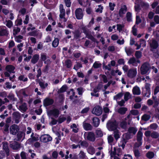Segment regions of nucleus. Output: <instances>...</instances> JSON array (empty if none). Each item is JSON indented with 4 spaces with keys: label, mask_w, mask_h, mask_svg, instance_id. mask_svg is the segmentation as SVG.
Returning <instances> with one entry per match:
<instances>
[{
    "label": "nucleus",
    "mask_w": 159,
    "mask_h": 159,
    "mask_svg": "<svg viewBox=\"0 0 159 159\" xmlns=\"http://www.w3.org/2000/svg\"><path fill=\"white\" fill-rule=\"evenodd\" d=\"M98 7L99 8H98L96 10V12L101 13L102 12V10L103 9V6H102L101 5H98Z\"/></svg>",
    "instance_id": "53"
},
{
    "label": "nucleus",
    "mask_w": 159,
    "mask_h": 159,
    "mask_svg": "<svg viewBox=\"0 0 159 159\" xmlns=\"http://www.w3.org/2000/svg\"><path fill=\"white\" fill-rule=\"evenodd\" d=\"M20 144L18 142L14 141L10 144V146L13 150H17L20 148Z\"/></svg>",
    "instance_id": "13"
},
{
    "label": "nucleus",
    "mask_w": 159,
    "mask_h": 159,
    "mask_svg": "<svg viewBox=\"0 0 159 159\" xmlns=\"http://www.w3.org/2000/svg\"><path fill=\"white\" fill-rule=\"evenodd\" d=\"M102 66V64L101 63H98L97 62H95L93 64V67L95 69H97L100 67Z\"/></svg>",
    "instance_id": "54"
},
{
    "label": "nucleus",
    "mask_w": 159,
    "mask_h": 159,
    "mask_svg": "<svg viewBox=\"0 0 159 159\" xmlns=\"http://www.w3.org/2000/svg\"><path fill=\"white\" fill-rule=\"evenodd\" d=\"M42 142L47 143L52 140V138L49 135H44L41 136L40 138Z\"/></svg>",
    "instance_id": "11"
},
{
    "label": "nucleus",
    "mask_w": 159,
    "mask_h": 159,
    "mask_svg": "<svg viewBox=\"0 0 159 159\" xmlns=\"http://www.w3.org/2000/svg\"><path fill=\"white\" fill-rule=\"evenodd\" d=\"M120 125L121 128L125 129H126L127 127V122L125 120L122 121L120 122Z\"/></svg>",
    "instance_id": "37"
},
{
    "label": "nucleus",
    "mask_w": 159,
    "mask_h": 159,
    "mask_svg": "<svg viewBox=\"0 0 159 159\" xmlns=\"http://www.w3.org/2000/svg\"><path fill=\"white\" fill-rule=\"evenodd\" d=\"M118 123L115 120H109L107 123V127L109 131H113L117 129Z\"/></svg>",
    "instance_id": "1"
},
{
    "label": "nucleus",
    "mask_w": 159,
    "mask_h": 159,
    "mask_svg": "<svg viewBox=\"0 0 159 159\" xmlns=\"http://www.w3.org/2000/svg\"><path fill=\"white\" fill-rule=\"evenodd\" d=\"M19 109L22 112H25L27 109L26 103H24L21 105L19 106Z\"/></svg>",
    "instance_id": "21"
},
{
    "label": "nucleus",
    "mask_w": 159,
    "mask_h": 159,
    "mask_svg": "<svg viewBox=\"0 0 159 159\" xmlns=\"http://www.w3.org/2000/svg\"><path fill=\"white\" fill-rule=\"evenodd\" d=\"M143 134L140 130H139L137 134V141H142Z\"/></svg>",
    "instance_id": "26"
},
{
    "label": "nucleus",
    "mask_w": 159,
    "mask_h": 159,
    "mask_svg": "<svg viewBox=\"0 0 159 159\" xmlns=\"http://www.w3.org/2000/svg\"><path fill=\"white\" fill-rule=\"evenodd\" d=\"M150 66L148 62H145L143 64L140 68V73L141 75L147 74L149 71Z\"/></svg>",
    "instance_id": "3"
},
{
    "label": "nucleus",
    "mask_w": 159,
    "mask_h": 159,
    "mask_svg": "<svg viewBox=\"0 0 159 159\" xmlns=\"http://www.w3.org/2000/svg\"><path fill=\"white\" fill-rule=\"evenodd\" d=\"M39 84L40 87L42 89H45V88L47 87L48 86V83H46L45 84H44L43 82L41 81L39 82Z\"/></svg>",
    "instance_id": "51"
},
{
    "label": "nucleus",
    "mask_w": 159,
    "mask_h": 159,
    "mask_svg": "<svg viewBox=\"0 0 159 159\" xmlns=\"http://www.w3.org/2000/svg\"><path fill=\"white\" fill-rule=\"evenodd\" d=\"M7 97L10 100H12L14 102L17 100V98L15 97L14 94L12 93H9Z\"/></svg>",
    "instance_id": "28"
},
{
    "label": "nucleus",
    "mask_w": 159,
    "mask_h": 159,
    "mask_svg": "<svg viewBox=\"0 0 159 159\" xmlns=\"http://www.w3.org/2000/svg\"><path fill=\"white\" fill-rule=\"evenodd\" d=\"M132 92L134 95H139L141 93L140 89L137 86H135L133 88Z\"/></svg>",
    "instance_id": "22"
},
{
    "label": "nucleus",
    "mask_w": 159,
    "mask_h": 159,
    "mask_svg": "<svg viewBox=\"0 0 159 159\" xmlns=\"http://www.w3.org/2000/svg\"><path fill=\"white\" fill-rule=\"evenodd\" d=\"M12 115L16 118L19 119L20 117V114L18 111L14 112Z\"/></svg>",
    "instance_id": "58"
},
{
    "label": "nucleus",
    "mask_w": 159,
    "mask_h": 159,
    "mask_svg": "<svg viewBox=\"0 0 159 159\" xmlns=\"http://www.w3.org/2000/svg\"><path fill=\"white\" fill-rule=\"evenodd\" d=\"M66 120V118L64 117H61L59 116L58 118L57 121L59 124H61Z\"/></svg>",
    "instance_id": "49"
},
{
    "label": "nucleus",
    "mask_w": 159,
    "mask_h": 159,
    "mask_svg": "<svg viewBox=\"0 0 159 159\" xmlns=\"http://www.w3.org/2000/svg\"><path fill=\"white\" fill-rule=\"evenodd\" d=\"M65 63L66 67L68 68H70L72 66V62L70 59H68L65 61Z\"/></svg>",
    "instance_id": "43"
},
{
    "label": "nucleus",
    "mask_w": 159,
    "mask_h": 159,
    "mask_svg": "<svg viewBox=\"0 0 159 159\" xmlns=\"http://www.w3.org/2000/svg\"><path fill=\"white\" fill-rule=\"evenodd\" d=\"M77 90L78 92V94L79 95H82L83 93L84 92V88L80 87L77 89Z\"/></svg>",
    "instance_id": "56"
},
{
    "label": "nucleus",
    "mask_w": 159,
    "mask_h": 159,
    "mask_svg": "<svg viewBox=\"0 0 159 159\" xmlns=\"http://www.w3.org/2000/svg\"><path fill=\"white\" fill-rule=\"evenodd\" d=\"M15 69V67L11 65H7L6 67L5 70L9 74L11 73H15V72L14 71Z\"/></svg>",
    "instance_id": "12"
},
{
    "label": "nucleus",
    "mask_w": 159,
    "mask_h": 159,
    "mask_svg": "<svg viewBox=\"0 0 159 159\" xmlns=\"http://www.w3.org/2000/svg\"><path fill=\"white\" fill-rule=\"evenodd\" d=\"M2 148L7 157L9 156L10 155V150L7 142H6L3 144Z\"/></svg>",
    "instance_id": "9"
},
{
    "label": "nucleus",
    "mask_w": 159,
    "mask_h": 159,
    "mask_svg": "<svg viewBox=\"0 0 159 159\" xmlns=\"http://www.w3.org/2000/svg\"><path fill=\"white\" fill-rule=\"evenodd\" d=\"M85 35L86 38L91 40L92 41H95V39L94 38V37L91 34L90 32L89 33Z\"/></svg>",
    "instance_id": "46"
},
{
    "label": "nucleus",
    "mask_w": 159,
    "mask_h": 159,
    "mask_svg": "<svg viewBox=\"0 0 159 159\" xmlns=\"http://www.w3.org/2000/svg\"><path fill=\"white\" fill-rule=\"evenodd\" d=\"M86 155L85 153L82 151H80L79 157L81 159H84L85 158Z\"/></svg>",
    "instance_id": "64"
},
{
    "label": "nucleus",
    "mask_w": 159,
    "mask_h": 159,
    "mask_svg": "<svg viewBox=\"0 0 159 159\" xmlns=\"http://www.w3.org/2000/svg\"><path fill=\"white\" fill-rule=\"evenodd\" d=\"M127 11V7L125 5H124L119 10V14L120 17H122L123 15L125 14Z\"/></svg>",
    "instance_id": "16"
},
{
    "label": "nucleus",
    "mask_w": 159,
    "mask_h": 159,
    "mask_svg": "<svg viewBox=\"0 0 159 159\" xmlns=\"http://www.w3.org/2000/svg\"><path fill=\"white\" fill-rule=\"evenodd\" d=\"M81 29L83 30V33L85 35L90 32L89 30L85 26L82 27L81 28Z\"/></svg>",
    "instance_id": "60"
},
{
    "label": "nucleus",
    "mask_w": 159,
    "mask_h": 159,
    "mask_svg": "<svg viewBox=\"0 0 159 159\" xmlns=\"http://www.w3.org/2000/svg\"><path fill=\"white\" fill-rule=\"evenodd\" d=\"M20 130V128L18 125L13 124L11 125L10 128V133L12 135H15L18 133Z\"/></svg>",
    "instance_id": "5"
},
{
    "label": "nucleus",
    "mask_w": 159,
    "mask_h": 159,
    "mask_svg": "<svg viewBox=\"0 0 159 159\" xmlns=\"http://www.w3.org/2000/svg\"><path fill=\"white\" fill-rule=\"evenodd\" d=\"M87 151L89 154L92 155L95 153V150L93 147L90 146L88 148Z\"/></svg>",
    "instance_id": "29"
},
{
    "label": "nucleus",
    "mask_w": 159,
    "mask_h": 159,
    "mask_svg": "<svg viewBox=\"0 0 159 159\" xmlns=\"http://www.w3.org/2000/svg\"><path fill=\"white\" fill-rule=\"evenodd\" d=\"M59 102L60 103H61L64 100V97L63 94H60L58 96Z\"/></svg>",
    "instance_id": "48"
},
{
    "label": "nucleus",
    "mask_w": 159,
    "mask_h": 159,
    "mask_svg": "<svg viewBox=\"0 0 159 159\" xmlns=\"http://www.w3.org/2000/svg\"><path fill=\"white\" fill-rule=\"evenodd\" d=\"M59 43V40L58 38H55L52 43V46L53 47H57Z\"/></svg>",
    "instance_id": "31"
},
{
    "label": "nucleus",
    "mask_w": 159,
    "mask_h": 159,
    "mask_svg": "<svg viewBox=\"0 0 159 159\" xmlns=\"http://www.w3.org/2000/svg\"><path fill=\"white\" fill-rule=\"evenodd\" d=\"M134 153L135 156L136 158H138L140 156V153L138 149H135L134 151Z\"/></svg>",
    "instance_id": "59"
},
{
    "label": "nucleus",
    "mask_w": 159,
    "mask_h": 159,
    "mask_svg": "<svg viewBox=\"0 0 159 159\" xmlns=\"http://www.w3.org/2000/svg\"><path fill=\"white\" fill-rule=\"evenodd\" d=\"M130 94L129 92H126L124 94V99L125 101H127L129 99Z\"/></svg>",
    "instance_id": "55"
},
{
    "label": "nucleus",
    "mask_w": 159,
    "mask_h": 159,
    "mask_svg": "<svg viewBox=\"0 0 159 159\" xmlns=\"http://www.w3.org/2000/svg\"><path fill=\"white\" fill-rule=\"evenodd\" d=\"M4 75H5V76L6 77H9L10 80L12 82H13L14 81V80L13 79V78L15 77V75H13L12 76H10V74L8 72H5L4 73Z\"/></svg>",
    "instance_id": "32"
},
{
    "label": "nucleus",
    "mask_w": 159,
    "mask_h": 159,
    "mask_svg": "<svg viewBox=\"0 0 159 159\" xmlns=\"http://www.w3.org/2000/svg\"><path fill=\"white\" fill-rule=\"evenodd\" d=\"M59 114V110L57 108L50 110L48 112V116L53 115L54 116H58Z\"/></svg>",
    "instance_id": "8"
},
{
    "label": "nucleus",
    "mask_w": 159,
    "mask_h": 159,
    "mask_svg": "<svg viewBox=\"0 0 159 159\" xmlns=\"http://www.w3.org/2000/svg\"><path fill=\"white\" fill-rule=\"evenodd\" d=\"M75 14L77 19L81 20L82 19L84 16V14L81 8H79L76 9L75 11Z\"/></svg>",
    "instance_id": "4"
},
{
    "label": "nucleus",
    "mask_w": 159,
    "mask_h": 159,
    "mask_svg": "<svg viewBox=\"0 0 159 159\" xmlns=\"http://www.w3.org/2000/svg\"><path fill=\"white\" fill-rule=\"evenodd\" d=\"M17 134V137L18 140H20L23 135H25V133L22 131L18 132Z\"/></svg>",
    "instance_id": "35"
},
{
    "label": "nucleus",
    "mask_w": 159,
    "mask_h": 159,
    "mask_svg": "<svg viewBox=\"0 0 159 159\" xmlns=\"http://www.w3.org/2000/svg\"><path fill=\"white\" fill-rule=\"evenodd\" d=\"M41 60L42 61H44V63H45V60L47 59V56L46 54L45 53H42L41 54Z\"/></svg>",
    "instance_id": "47"
},
{
    "label": "nucleus",
    "mask_w": 159,
    "mask_h": 159,
    "mask_svg": "<svg viewBox=\"0 0 159 159\" xmlns=\"http://www.w3.org/2000/svg\"><path fill=\"white\" fill-rule=\"evenodd\" d=\"M117 30L119 32H120L122 30L123 28L124 27L123 25H122L120 24H117Z\"/></svg>",
    "instance_id": "57"
},
{
    "label": "nucleus",
    "mask_w": 159,
    "mask_h": 159,
    "mask_svg": "<svg viewBox=\"0 0 159 159\" xmlns=\"http://www.w3.org/2000/svg\"><path fill=\"white\" fill-rule=\"evenodd\" d=\"M142 94L144 96L149 98L151 94L150 84L148 83H146L145 87L142 88Z\"/></svg>",
    "instance_id": "2"
},
{
    "label": "nucleus",
    "mask_w": 159,
    "mask_h": 159,
    "mask_svg": "<svg viewBox=\"0 0 159 159\" xmlns=\"http://www.w3.org/2000/svg\"><path fill=\"white\" fill-rule=\"evenodd\" d=\"M146 156L148 158L151 159L154 157V153L152 152L149 151L146 153Z\"/></svg>",
    "instance_id": "33"
},
{
    "label": "nucleus",
    "mask_w": 159,
    "mask_h": 159,
    "mask_svg": "<svg viewBox=\"0 0 159 159\" xmlns=\"http://www.w3.org/2000/svg\"><path fill=\"white\" fill-rule=\"evenodd\" d=\"M127 20L128 22H131L132 21V14L130 12H128L126 15Z\"/></svg>",
    "instance_id": "38"
},
{
    "label": "nucleus",
    "mask_w": 159,
    "mask_h": 159,
    "mask_svg": "<svg viewBox=\"0 0 159 159\" xmlns=\"http://www.w3.org/2000/svg\"><path fill=\"white\" fill-rule=\"evenodd\" d=\"M137 73V72L136 69H130L128 70L127 75L129 77L132 78L135 76Z\"/></svg>",
    "instance_id": "7"
},
{
    "label": "nucleus",
    "mask_w": 159,
    "mask_h": 159,
    "mask_svg": "<svg viewBox=\"0 0 159 159\" xmlns=\"http://www.w3.org/2000/svg\"><path fill=\"white\" fill-rule=\"evenodd\" d=\"M151 136L153 138L157 139L159 136V134L157 132L154 131L151 134Z\"/></svg>",
    "instance_id": "44"
},
{
    "label": "nucleus",
    "mask_w": 159,
    "mask_h": 159,
    "mask_svg": "<svg viewBox=\"0 0 159 159\" xmlns=\"http://www.w3.org/2000/svg\"><path fill=\"white\" fill-rule=\"evenodd\" d=\"M80 145L82 147L86 148L88 147L89 144L86 141H81Z\"/></svg>",
    "instance_id": "63"
},
{
    "label": "nucleus",
    "mask_w": 159,
    "mask_h": 159,
    "mask_svg": "<svg viewBox=\"0 0 159 159\" xmlns=\"http://www.w3.org/2000/svg\"><path fill=\"white\" fill-rule=\"evenodd\" d=\"M159 45L155 39L152 41L151 43L150 44L151 48L153 49H156L158 47Z\"/></svg>",
    "instance_id": "20"
},
{
    "label": "nucleus",
    "mask_w": 159,
    "mask_h": 159,
    "mask_svg": "<svg viewBox=\"0 0 159 159\" xmlns=\"http://www.w3.org/2000/svg\"><path fill=\"white\" fill-rule=\"evenodd\" d=\"M96 134L97 135V137H101L103 136L102 131L100 129H96Z\"/></svg>",
    "instance_id": "40"
},
{
    "label": "nucleus",
    "mask_w": 159,
    "mask_h": 159,
    "mask_svg": "<svg viewBox=\"0 0 159 159\" xmlns=\"http://www.w3.org/2000/svg\"><path fill=\"white\" fill-rule=\"evenodd\" d=\"M150 118V116L147 114H144L142 117V120L145 121H148Z\"/></svg>",
    "instance_id": "39"
},
{
    "label": "nucleus",
    "mask_w": 159,
    "mask_h": 159,
    "mask_svg": "<svg viewBox=\"0 0 159 159\" xmlns=\"http://www.w3.org/2000/svg\"><path fill=\"white\" fill-rule=\"evenodd\" d=\"M135 56L137 59L140 58L142 56V52L140 51H137L135 52Z\"/></svg>",
    "instance_id": "41"
},
{
    "label": "nucleus",
    "mask_w": 159,
    "mask_h": 159,
    "mask_svg": "<svg viewBox=\"0 0 159 159\" xmlns=\"http://www.w3.org/2000/svg\"><path fill=\"white\" fill-rule=\"evenodd\" d=\"M87 139L90 141H94L96 139L94 133L93 132H89L87 136Z\"/></svg>",
    "instance_id": "10"
},
{
    "label": "nucleus",
    "mask_w": 159,
    "mask_h": 159,
    "mask_svg": "<svg viewBox=\"0 0 159 159\" xmlns=\"http://www.w3.org/2000/svg\"><path fill=\"white\" fill-rule=\"evenodd\" d=\"M20 29L18 27H14L13 30V34L14 36H16L17 34L20 32Z\"/></svg>",
    "instance_id": "36"
},
{
    "label": "nucleus",
    "mask_w": 159,
    "mask_h": 159,
    "mask_svg": "<svg viewBox=\"0 0 159 159\" xmlns=\"http://www.w3.org/2000/svg\"><path fill=\"white\" fill-rule=\"evenodd\" d=\"M123 94L122 93H119L114 97V99L117 100L121 98L123 96Z\"/></svg>",
    "instance_id": "62"
},
{
    "label": "nucleus",
    "mask_w": 159,
    "mask_h": 159,
    "mask_svg": "<svg viewBox=\"0 0 159 159\" xmlns=\"http://www.w3.org/2000/svg\"><path fill=\"white\" fill-rule=\"evenodd\" d=\"M65 33L66 35H68L66 37V39H69L71 37V36L70 35H70L71 34V32L70 30L68 29H66V30H65Z\"/></svg>",
    "instance_id": "45"
},
{
    "label": "nucleus",
    "mask_w": 159,
    "mask_h": 159,
    "mask_svg": "<svg viewBox=\"0 0 159 159\" xmlns=\"http://www.w3.org/2000/svg\"><path fill=\"white\" fill-rule=\"evenodd\" d=\"M83 127L86 131L91 130L93 129V126L90 124L84 122L83 123Z\"/></svg>",
    "instance_id": "15"
},
{
    "label": "nucleus",
    "mask_w": 159,
    "mask_h": 159,
    "mask_svg": "<svg viewBox=\"0 0 159 159\" xmlns=\"http://www.w3.org/2000/svg\"><path fill=\"white\" fill-rule=\"evenodd\" d=\"M93 125L94 127H97L99 125L100 122V119L97 117H94L92 119Z\"/></svg>",
    "instance_id": "19"
},
{
    "label": "nucleus",
    "mask_w": 159,
    "mask_h": 159,
    "mask_svg": "<svg viewBox=\"0 0 159 159\" xmlns=\"http://www.w3.org/2000/svg\"><path fill=\"white\" fill-rule=\"evenodd\" d=\"M39 58V55L38 54H35L33 56L31 62L33 64H35L38 61Z\"/></svg>",
    "instance_id": "18"
},
{
    "label": "nucleus",
    "mask_w": 159,
    "mask_h": 159,
    "mask_svg": "<svg viewBox=\"0 0 159 159\" xmlns=\"http://www.w3.org/2000/svg\"><path fill=\"white\" fill-rule=\"evenodd\" d=\"M39 140L38 137H35V136L33 137L32 138H30L28 139L29 142L32 143L34 141H37Z\"/></svg>",
    "instance_id": "61"
},
{
    "label": "nucleus",
    "mask_w": 159,
    "mask_h": 159,
    "mask_svg": "<svg viewBox=\"0 0 159 159\" xmlns=\"http://www.w3.org/2000/svg\"><path fill=\"white\" fill-rule=\"evenodd\" d=\"M73 33L74 34V39H78L81 37V33L79 30H77Z\"/></svg>",
    "instance_id": "27"
},
{
    "label": "nucleus",
    "mask_w": 159,
    "mask_h": 159,
    "mask_svg": "<svg viewBox=\"0 0 159 159\" xmlns=\"http://www.w3.org/2000/svg\"><path fill=\"white\" fill-rule=\"evenodd\" d=\"M94 108V114L97 116H99L100 115L102 112V108L99 106H97Z\"/></svg>",
    "instance_id": "17"
},
{
    "label": "nucleus",
    "mask_w": 159,
    "mask_h": 159,
    "mask_svg": "<svg viewBox=\"0 0 159 159\" xmlns=\"http://www.w3.org/2000/svg\"><path fill=\"white\" fill-rule=\"evenodd\" d=\"M113 131L114 137L116 140H117L120 138V135L119 134V131L117 129Z\"/></svg>",
    "instance_id": "42"
},
{
    "label": "nucleus",
    "mask_w": 159,
    "mask_h": 159,
    "mask_svg": "<svg viewBox=\"0 0 159 159\" xmlns=\"http://www.w3.org/2000/svg\"><path fill=\"white\" fill-rule=\"evenodd\" d=\"M67 87L66 85H63L60 89L58 91V93H62L66 91Z\"/></svg>",
    "instance_id": "34"
},
{
    "label": "nucleus",
    "mask_w": 159,
    "mask_h": 159,
    "mask_svg": "<svg viewBox=\"0 0 159 159\" xmlns=\"http://www.w3.org/2000/svg\"><path fill=\"white\" fill-rule=\"evenodd\" d=\"M8 34L7 31L5 29H0V36H7Z\"/></svg>",
    "instance_id": "30"
},
{
    "label": "nucleus",
    "mask_w": 159,
    "mask_h": 159,
    "mask_svg": "<svg viewBox=\"0 0 159 159\" xmlns=\"http://www.w3.org/2000/svg\"><path fill=\"white\" fill-rule=\"evenodd\" d=\"M137 130V129L134 127H129L128 129V131L129 133L133 134L134 135L136 134Z\"/></svg>",
    "instance_id": "25"
},
{
    "label": "nucleus",
    "mask_w": 159,
    "mask_h": 159,
    "mask_svg": "<svg viewBox=\"0 0 159 159\" xmlns=\"http://www.w3.org/2000/svg\"><path fill=\"white\" fill-rule=\"evenodd\" d=\"M125 61L124 59L120 58L117 61V63L118 65L116 64V66H117L118 65H123L125 64Z\"/></svg>",
    "instance_id": "52"
},
{
    "label": "nucleus",
    "mask_w": 159,
    "mask_h": 159,
    "mask_svg": "<svg viewBox=\"0 0 159 159\" xmlns=\"http://www.w3.org/2000/svg\"><path fill=\"white\" fill-rule=\"evenodd\" d=\"M128 63L129 64H132L133 66H137L138 64L136 63V59L134 57L130 58L128 61Z\"/></svg>",
    "instance_id": "24"
},
{
    "label": "nucleus",
    "mask_w": 159,
    "mask_h": 159,
    "mask_svg": "<svg viewBox=\"0 0 159 159\" xmlns=\"http://www.w3.org/2000/svg\"><path fill=\"white\" fill-rule=\"evenodd\" d=\"M127 111V108L125 107H121L119 108L117 110V112L120 115L125 114Z\"/></svg>",
    "instance_id": "23"
},
{
    "label": "nucleus",
    "mask_w": 159,
    "mask_h": 159,
    "mask_svg": "<svg viewBox=\"0 0 159 159\" xmlns=\"http://www.w3.org/2000/svg\"><path fill=\"white\" fill-rule=\"evenodd\" d=\"M125 51L128 56H130L133 53L132 49L131 48L125 49Z\"/></svg>",
    "instance_id": "50"
},
{
    "label": "nucleus",
    "mask_w": 159,
    "mask_h": 159,
    "mask_svg": "<svg viewBox=\"0 0 159 159\" xmlns=\"http://www.w3.org/2000/svg\"><path fill=\"white\" fill-rule=\"evenodd\" d=\"M59 10L60 14L59 15V17L61 19H62L64 18L65 14V10L64 9L63 6L62 4H60L59 6Z\"/></svg>",
    "instance_id": "14"
},
{
    "label": "nucleus",
    "mask_w": 159,
    "mask_h": 159,
    "mask_svg": "<svg viewBox=\"0 0 159 159\" xmlns=\"http://www.w3.org/2000/svg\"><path fill=\"white\" fill-rule=\"evenodd\" d=\"M54 102V101L52 99L47 97L43 100V104L44 107H47L53 104Z\"/></svg>",
    "instance_id": "6"
}]
</instances>
